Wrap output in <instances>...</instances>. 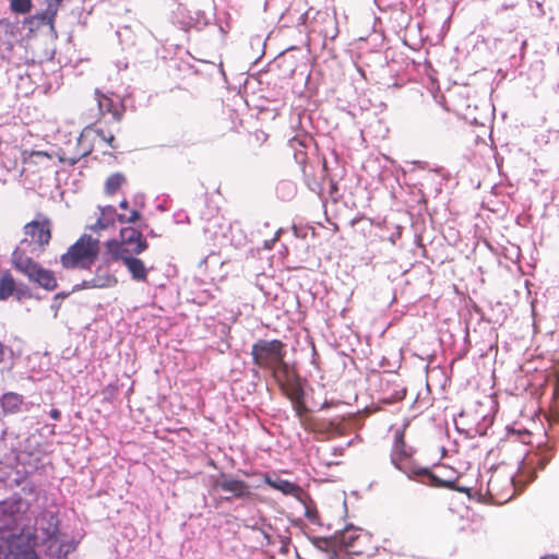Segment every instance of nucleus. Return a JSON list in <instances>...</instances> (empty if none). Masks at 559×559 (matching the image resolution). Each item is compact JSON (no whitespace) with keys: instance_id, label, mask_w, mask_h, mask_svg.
Returning a JSON list of instances; mask_svg holds the SVG:
<instances>
[{"instance_id":"f257e3e1","label":"nucleus","mask_w":559,"mask_h":559,"mask_svg":"<svg viewBox=\"0 0 559 559\" xmlns=\"http://www.w3.org/2000/svg\"><path fill=\"white\" fill-rule=\"evenodd\" d=\"M13 267L23 274L31 283L47 290L52 292L58 288V280L52 270L44 267L32 257H28L26 249L17 246L11 255Z\"/></svg>"},{"instance_id":"4468645a","label":"nucleus","mask_w":559,"mask_h":559,"mask_svg":"<svg viewBox=\"0 0 559 559\" xmlns=\"http://www.w3.org/2000/svg\"><path fill=\"white\" fill-rule=\"evenodd\" d=\"M264 481L271 488L281 491L283 495L294 497L305 503L307 493L299 485L280 477L273 478L267 474L264 475Z\"/></svg>"},{"instance_id":"0eeeda50","label":"nucleus","mask_w":559,"mask_h":559,"mask_svg":"<svg viewBox=\"0 0 559 559\" xmlns=\"http://www.w3.org/2000/svg\"><path fill=\"white\" fill-rule=\"evenodd\" d=\"M93 133L94 129L92 127L84 128L81 134L75 138V151H71L69 147L60 148L58 153V159L61 163L73 166L81 158L90 155L94 148L92 136Z\"/></svg>"},{"instance_id":"4be33fe9","label":"nucleus","mask_w":559,"mask_h":559,"mask_svg":"<svg viewBox=\"0 0 559 559\" xmlns=\"http://www.w3.org/2000/svg\"><path fill=\"white\" fill-rule=\"evenodd\" d=\"M127 179L121 173L111 174L105 181L104 191L107 195L116 194L126 183Z\"/></svg>"},{"instance_id":"bb28decb","label":"nucleus","mask_w":559,"mask_h":559,"mask_svg":"<svg viewBox=\"0 0 559 559\" xmlns=\"http://www.w3.org/2000/svg\"><path fill=\"white\" fill-rule=\"evenodd\" d=\"M94 133L98 135L110 148H118V144L114 134L110 133L107 135L102 129L94 130Z\"/></svg>"},{"instance_id":"dca6fc26","label":"nucleus","mask_w":559,"mask_h":559,"mask_svg":"<svg viewBox=\"0 0 559 559\" xmlns=\"http://www.w3.org/2000/svg\"><path fill=\"white\" fill-rule=\"evenodd\" d=\"M138 254H129L128 258L124 259L123 264L129 271L132 280L136 282H146L148 270L145 266L144 262L136 258Z\"/></svg>"},{"instance_id":"aec40b11","label":"nucleus","mask_w":559,"mask_h":559,"mask_svg":"<svg viewBox=\"0 0 559 559\" xmlns=\"http://www.w3.org/2000/svg\"><path fill=\"white\" fill-rule=\"evenodd\" d=\"M116 209L112 205H108L100 209V215L96 223L91 227L92 230L98 231L112 226L116 217Z\"/></svg>"},{"instance_id":"b1692460","label":"nucleus","mask_w":559,"mask_h":559,"mask_svg":"<svg viewBox=\"0 0 559 559\" xmlns=\"http://www.w3.org/2000/svg\"><path fill=\"white\" fill-rule=\"evenodd\" d=\"M287 396L294 402V409L298 416V418H302L307 416V407L302 401V392L300 390H295L290 393H287Z\"/></svg>"},{"instance_id":"5701e85b","label":"nucleus","mask_w":559,"mask_h":559,"mask_svg":"<svg viewBox=\"0 0 559 559\" xmlns=\"http://www.w3.org/2000/svg\"><path fill=\"white\" fill-rule=\"evenodd\" d=\"M117 284V278L114 275L106 274L104 276H95L88 282H84L85 288H106Z\"/></svg>"},{"instance_id":"6ab92c4d","label":"nucleus","mask_w":559,"mask_h":559,"mask_svg":"<svg viewBox=\"0 0 559 559\" xmlns=\"http://www.w3.org/2000/svg\"><path fill=\"white\" fill-rule=\"evenodd\" d=\"M62 1L63 0H48L46 9L43 12L37 13L35 17L44 24L52 27Z\"/></svg>"},{"instance_id":"2eb2a0df","label":"nucleus","mask_w":559,"mask_h":559,"mask_svg":"<svg viewBox=\"0 0 559 559\" xmlns=\"http://www.w3.org/2000/svg\"><path fill=\"white\" fill-rule=\"evenodd\" d=\"M413 477H419L423 483L432 487H444L456 489L459 491H466L465 488L455 487L456 478H444L443 476L439 475L438 473L431 472L428 468H416L413 473Z\"/></svg>"},{"instance_id":"f03ea898","label":"nucleus","mask_w":559,"mask_h":559,"mask_svg":"<svg viewBox=\"0 0 559 559\" xmlns=\"http://www.w3.org/2000/svg\"><path fill=\"white\" fill-rule=\"evenodd\" d=\"M99 254V240L82 235L61 254L60 263L66 270H90Z\"/></svg>"},{"instance_id":"cd10ccee","label":"nucleus","mask_w":559,"mask_h":559,"mask_svg":"<svg viewBox=\"0 0 559 559\" xmlns=\"http://www.w3.org/2000/svg\"><path fill=\"white\" fill-rule=\"evenodd\" d=\"M141 217V214L136 210L130 211L129 215L118 214L117 218L120 223H135Z\"/></svg>"},{"instance_id":"7ed1b4c3","label":"nucleus","mask_w":559,"mask_h":559,"mask_svg":"<svg viewBox=\"0 0 559 559\" xmlns=\"http://www.w3.org/2000/svg\"><path fill=\"white\" fill-rule=\"evenodd\" d=\"M285 344L281 340H259L251 348L254 365L266 369L273 366L285 369Z\"/></svg>"},{"instance_id":"e433bc0d","label":"nucleus","mask_w":559,"mask_h":559,"mask_svg":"<svg viewBox=\"0 0 559 559\" xmlns=\"http://www.w3.org/2000/svg\"><path fill=\"white\" fill-rule=\"evenodd\" d=\"M542 559H558V558L556 556L549 555V556L543 557Z\"/></svg>"},{"instance_id":"1a4fd4ad","label":"nucleus","mask_w":559,"mask_h":559,"mask_svg":"<svg viewBox=\"0 0 559 559\" xmlns=\"http://www.w3.org/2000/svg\"><path fill=\"white\" fill-rule=\"evenodd\" d=\"M11 297L22 301L29 299L32 292L27 285L17 283L10 270L0 271V300L5 301Z\"/></svg>"},{"instance_id":"6e6552de","label":"nucleus","mask_w":559,"mask_h":559,"mask_svg":"<svg viewBox=\"0 0 559 559\" xmlns=\"http://www.w3.org/2000/svg\"><path fill=\"white\" fill-rule=\"evenodd\" d=\"M394 442L391 451V462L393 465L405 473L408 477H413V473L416 468L411 466L409 459L412 456V449L405 443L404 429H394Z\"/></svg>"},{"instance_id":"473e14b6","label":"nucleus","mask_w":559,"mask_h":559,"mask_svg":"<svg viewBox=\"0 0 559 559\" xmlns=\"http://www.w3.org/2000/svg\"><path fill=\"white\" fill-rule=\"evenodd\" d=\"M50 417H51L52 419H55V420H59V419H60V417H61V413H60V411H59V409H57V408H52V409L50 411Z\"/></svg>"},{"instance_id":"a878e982","label":"nucleus","mask_w":559,"mask_h":559,"mask_svg":"<svg viewBox=\"0 0 559 559\" xmlns=\"http://www.w3.org/2000/svg\"><path fill=\"white\" fill-rule=\"evenodd\" d=\"M270 370L272 371V373H273L274 378L276 379V381L283 388V382L285 380H288V377H289L288 364L285 361V369H282V367H280V366H273V367L270 368Z\"/></svg>"},{"instance_id":"f8f14e48","label":"nucleus","mask_w":559,"mask_h":559,"mask_svg":"<svg viewBox=\"0 0 559 559\" xmlns=\"http://www.w3.org/2000/svg\"><path fill=\"white\" fill-rule=\"evenodd\" d=\"M120 241L129 254H141L148 243L142 233L133 227H123L120 229Z\"/></svg>"},{"instance_id":"412c9836","label":"nucleus","mask_w":559,"mask_h":559,"mask_svg":"<svg viewBox=\"0 0 559 559\" xmlns=\"http://www.w3.org/2000/svg\"><path fill=\"white\" fill-rule=\"evenodd\" d=\"M106 252L110 255V258L115 261L121 260L124 261L128 258L129 252L124 249L123 243L120 240L111 239L105 242Z\"/></svg>"},{"instance_id":"2f4dec72","label":"nucleus","mask_w":559,"mask_h":559,"mask_svg":"<svg viewBox=\"0 0 559 559\" xmlns=\"http://www.w3.org/2000/svg\"><path fill=\"white\" fill-rule=\"evenodd\" d=\"M8 347L0 342V365L4 362L7 356Z\"/></svg>"},{"instance_id":"423d86ee","label":"nucleus","mask_w":559,"mask_h":559,"mask_svg":"<svg viewBox=\"0 0 559 559\" xmlns=\"http://www.w3.org/2000/svg\"><path fill=\"white\" fill-rule=\"evenodd\" d=\"M487 495L495 504H504L515 496L513 475L495 471L487 483Z\"/></svg>"},{"instance_id":"a211bd4d","label":"nucleus","mask_w":559,"mask_h":559,"mask_svg":"<svg viewBox=\"0 0 559 559\" xmlns=\"http://www.w3.org/2000/svg\"><path fill=\"white\" fill-rule=\"evenodd\" d=\"M52 156L43 151H24L22 154V162L24 165L29 167L48 168V162L51 160Z\"/></svg>"},{"instance_id":"7c9ffc66","label":"nucleus","mask_w":559,"mask_h":559,"mask_svg":"<svg viewBox=\"0 0 559 559\" xmlns=\"http://www.w3.org/2000/svg\"><path fill=\"white\" fill-rule=\"evenodd\" d=\"M299 420H300L301 426H302L306 430H311V431H313V430H314V427H313V425H312V419H311L309 416L302 417V418H300Z\"/></svg>"},{"instance_id":"f3484780","label":"nucleus","mask_w":559,"mask_h":559,"mask_svg":"<svg viewBox=\"0 0 559 559\" xmlns=\"http://www.w3.org/2000/svg\"><path fill=\"white\" fill-rule=\"evenodd\" d=\"M24 397L15 392H7L0 397V406L4 415H13L22 411Z\"/></svg>"},{"instance_id":"ddd939ff","label":"nucleus","mask_w":559,"mask_h":559,"mask_svg":"<svg viewBox=\"0 0 559 559\" xmlns=\"http://www.w3.org/2000/svg\"><path fill=\"white\" fill-rule=\"evenodd\" d=\"M36 539L35 534H27L24 536L23 534H10L7 537H3L2 540L7 544L9 554V558H13L15 556L22 555L27 550H35L34 543Z\"/></svg>"},{"instance_id":"c756f323","label":"nucleus","mask_w":559,"mask_h":559,"mask_svg":"<svg viewBox=\"0 0 559 559\" xmlns=\"http://www.w3.org/2000/svg\"><path fill=\"white\" fill-rule=\"evenodd\" d=\"M305 515L311 522H316L318 520V511L313 508L306 507Z\"/></svg>"},{"instance_id":"9b49d317","label":"nucleus","mask_w":559,"mask_h":559,"mask_svg":"<svg viewBox=\"0 0 559 559\" xmlns=\"http://www.w3.org/2000/svg\"><path fill=\"white\" fill-rule=\"evenodd\" d=\"M95 95L99 114H110L115 121L120 122L126 111L123 103L118 97L114 98L98 90L95 91Z\"/></svg>"},{"instance_id":"c9c22d12","label":"nucleus","mask_w":559,"mask_h":559,"mask_svg":"<svg viewBox=\"0 0 559 559\" xmlns=\"http://www.w3.org/2000/svg\"><path fill=\"white\" fill-rule=\"evenodd\" d=\"M66 147H69L71 151H75V142L71 143L70 141Z\"/></svg>"},{"instance_id":"c85d7f7f","label":"nucleus","mask_w":559,"mask_h":559,"mask_svg":"<svg viewBox=\"0 0 559 559\" xmlns=\"http://www.w3.org/2000/svg\"><path fill=\"white\" fill-rule=\"evenodd\" d=\"M8 559H39V557H38L36 550H27L22 555L15 556L13 558H8Z\"/></svg>"},{"instance_id":"9d476101","label":"nucleus","mask_w":559,"mask_h":559,"mask_svg":"<svg viewBox=\"0 0 559 559\" xmlns=\"http://www.w3.org/2000/svg\"><path fill=\"white\" fill-rule=\"evenodd\" d=\"M213 487L215 489L230 492L231 496L225 498L227 501H229L231 498L247 499L252 495L250 486L246 481L225 473L219 474L216 478L213 479Z\"/></svg>"},{"instance_id":"393cba45","label":"nucleus","mask_w":559,"mask_h":559,"mask_svg":"<svg viewBox=\"0 0 559 559\" xmlns=\"http://www.w3.org/2000/svg\"><path fill=\"white\" fill-rule=\"evenodd\" d=\"M32 0H11L10 9L17 14H25L32 10Z\"/></svg>"},{"instance_id":"20e7f679","label":"nucleus","mask_w":559,"mask_h":559,"mask_svg":"<svg viewBox=\"0 0 559 559\" xmlns=\"http://www.w3.org/2000/svg\"><path fill=\"white\" fill-rule=\"evenodd\" d=\"M25 238L20 241L19 246L24 249L26 246H34V250L39 253L44 252L52 238L51 219L45 215L38 214L37 218L25 224L23 227Z\"/></svg>"},{"instance_id":"39448f33","label":"nucleus","mask_w":559,"mask_h":559,"mask_svg":"<svg viewBox=\"0 0 559 559\" xmlns=\"http://www.w3.org/2000/svg\"><path fill=\"white\" fill-rule=\"evenodd\" d=\"M336 542L341 548L350 555H370L376 549L371 535L355 526H348L337 536Z\"/></svg>"},{"instance_id":"72a5a7b5","label":"nucleus","mask_w":559,"mask_h":559,"mask_svg":"<svg viewBox=\"0 0 559 559\" xmlns=\"http://www.w3.org/2000/svg\"><path fill=\"white\" fill-rule=\"evenodd\" d=\"M281 551L284 552V554L288 552V540H283V545H282Z\"/></svg>"},{"instance_id":"f704fd0d","label":"nucleus","mask_w":559,"mask_h":559,"mask_svg":"<svg viewBox=\"0 0 559 559\" xmlns=\"http://www.w3.org/2000/svg\"><path fill=\"white\" fill-rule=\"evenodd\" d=\"M128 205H129V203H128V201H127L126 199H124V200H122V201L120 202V204H119L120 209H122V210H127V209H128Z\"/></svg>"}]
</instances>
